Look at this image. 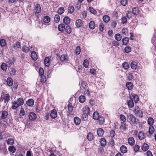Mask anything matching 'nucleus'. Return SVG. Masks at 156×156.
Segmentation results:
<instances>
[{"label":"nucleus","instance_id":"obj_1","mask_svg":"<svg viewBox=\"0 0 156 156\" xmlns=\"http://www.w3.org/2000/svg\"><path fill=\"white\" fill-rule=\"evenodd\" d=\"M83 113L81 117L82 119L84 121H86L88 118V115L90 113V109L88 107H85L83 108Z\"/></svg>","mask_w":156,"mask_h":156},{"label":"nucleus","instance_id":"obj_2","mask_svg":"<svg viewBox=\"0 0 156 156\" xmlns=\"http://www.w3.org/2000/svg\"><path fill=\"white\" fill-rule=\"evenodd\" d=\"M128 119L131 124H137L139 122V119H137L133 114H129L128 116Z\"/></svg>","mask_w":156,"mask_h":156},{"label":"nucleus","instance_id":"obj_3","mask_svg":"<svg viewBox=\"0 0 156 156\" xmlns=\"http://www.w3.org/2000/svg\"><path fill=\"white\" fill-rule=\"evenodd\" d=\"M34 9L35 11L34 14L35 16L37 18L39 17V13L41 11V8L39 4H37L36 6L35 7Z\"/></svg>","mask_w":156,"mask_h":156},{"label":"nucleus","instance_id":"obj_4","mask_svg":"<svg viewBox=\"0 0 156 156\" xmlns=\"http://www.w3.org/2000/svg\"><path fill=\"white\" fill-rule=\"evenodd\" d=\"M154 131V128L152 126H150L149 127V130L147 132L146 135L148 137H150Z\"/></svg>","mask_w":156,"mask_h":156},{"label":"nucleus","instance_id":"obj_5","mask_svg":"<svg viewBox=\"0 0 156 156\" xmlns=\"http://www.w3.org/2000/svg\"><path fill=\"white\" fill-rule=\"evenodd\" d=\"M8 114V111H2L1 115L0 116L1 118L2 119H6L7 117Z\"/></svg>","mask_w":156,"mask_h":156},{"label":"nucleus","instance_id":"obj_6","mask_svg":"<svg viewBox=\"0 0 156 156\" xmlns=\"http://www.w3.org/2000/svg\"><path fill=\"white\" fill-rule=\"evenodd\" d=\"M10 96L9 94H5L4 95L3 100H4V103H8L10 100Z\"/></svg>","mask_w":156,"mask_h":156},{"label":"nucleus","instance_id":"obj_7","mask_svg":"<svg viewBox=\"0 0 156 156\" xmlns=\"http://www.w3.org/2000/svg\"><path fill=\"white\" fill-rule=\"evenodd\" d=\"M29 117V119L31 120H34L36 119V114L33 112L30 113Z\"/></svg>","mask_w":156,"mask_h":156},{"label":"nucleus","instance_id":"obj_8","mask_svg":"<svg viewBox=\"0 0 156 156\" xmlns=\"http://www.w3.org/2000/svg\"><path fill=\"white\" fill-rule=\"evenodd\" d=\"M11 104L12 105L11 108L12 109H16L19 106L17 102L16 101L12 102Z\"/></svg>","mask_w":156,"mask_h":156},{"label":"nucleus","instance_id":"obj_9","mask_svg":"<svg viewBox=\"0 0 156 156\" xmlns=\"http://www.w3.org/2000/svg\"><path fill=\"white\" fill-rule=\"evenodd\" d=\"M57 116V113L56 110L53 109L51 112L50 116L53 119H55Z\"/></svg>","mask_w":156,"mask_h":156},{"label":"nucleus","instance_id":"obj_10","mask_svg":"<svg viewBox=\"0 0 156 156\" xmlns=\"http://www.w3.org/2000/svg\"><path fill=\"white\" fill-rule=\"evenodd\" d=\"M14 60L13 58H12L8 61L6 63V67L9 68L12 66L14 63Z\"/></svg>","mask_w":156,"mask_h":156},{"label":"nucleus","instance_id":"obj_11","mask_svg":"<svg viewBox=\"0 0 156 156\" xmlns=\"http://www.w3.org/2000/svg\"><path fill=\"white\" fill-rule=\"evenodd\" d=\"M65 31L67 34H70L72 32V28L69 25L66 26L65 28Z\"/></svg>","mask_w":156,"mask_h":156},{"label":"nucleus","instance_id":"obj_12","mask_svg":"<svg viewBox=\"0 0 156 156\" xmlns=\"http://www.w3.org/2000/svg\"><path fill=\"white\" fill-rule=\"evenodd\" d=\"M128 142L129 144L132 146L134 145L135 143V140L134 138L132 137H130L128 139Z\"/></svg>","mask_w":156,"mask_h":156},{"label":"nucleus","instance_id":"obj_13","mask_svg":"<svg viewBox=\"0 0 156 156\" xmlns=\"http://www.w3.org/2000/svg\"><path fill=\"white\" fill-rule=\"evenodd\" d=\"M104 131L101 128H99L97 130V134L98 136H101L103 135Z\"/></svg>","mask_w":156,"mask_h":156},{"label":"nucleus","instance_id":"obj_14","mask_svg":"<svg viewBox=\"0 0 156 156\" xmlns=\"http://www.w3.org/2000/svg\"><path fill=\"white\" fill-rule=\"evenodd\" d=\"M83 23L82 20L80 19L77 20L75 23L76 26L78 28L80 27L82 25Z\"/></svg>","mask_w":156,"mask_h":156},{"label":"nucleus","instance_id":"obj_15","mask_svg":"<svg viewBox=\"0 0 156 156\" xmlns=\"http://www.w3.org/2000/svg\"><path fill=\"white\" fill-rule=\"evenodd\" d=\"M66 27L64 24H60L58 25V29L59 31H63L65 29Z\"/></svg>","mask_w":156,"mask_h":156},{"label":"nucleus","instance_id":"obj_16","mask_svg":"<svg viewBox=\"0 0 156 156\" xmlns=\"http://www.w3.org/2000/svg\"><path fill=\"white\" fill-rule=\"evenodd\" d=\"M7 83V85L9 86H12L13 83V80L12 79L8 77L6 80Z\"/></svg>","mask_w":156,"mask_h":156},{"label":"nucleus","instance_id":"obj_17","mask_svg":"<svg viewBox=\"0 0 156 156\" xmlns=\"http://www.w3.org/2000/svg\"><path fill=\"white\" fill-rule=\"evenodd\" d=\"M139 10L137 7H134L132 9V13L135 15H137L139 13Z\"/></svg>","mask_w":156,"mask_h":156},{"label":"nucleus","instance_id":"obj_18","mask_svg":"<svg viewBox=\"0 0 156 156\" xmlns=\"http://www.w3.org/2000/svg\"><path fill=\"white\" fill-rule=\"evenodd\" d=\"M44 63L46 66L48 67L50 64L49 58L48 57H45L44 59Z\"/></svg>","mask_w":156,"mask_h":156},{"label":"nucleus","instance_id":"obj_19","mask_svg":"<svg viewBox=\"0 0 156 156\" xmlns=\"http://www.w3.org/2000/svg\"><path fill=\"white\" fill-rule=\"evenodd\" d=\"M34 100L32 99H29L26 101V104L29 106H31L34 104Z\"/></svg>","mask_w":156,"mask_h":156},{"label":"nucleus","instance_id":"obj_20","mask_svg":"<svg viewBox=\"0 0 156 156\" xmlns=\"http://www.w3.org/2000/svg\"><path fill=\"white\" fill-rule=\"evenodd\" d=\"M144 133L142 131H139L138 134V137L140 140H142L144 137Z\"/></svg>","mask_w":156,"mask_h":156},{"label":"nucleus","instance_id":"obj_21","mask_svg":"<svg viewBox=\"0 0 156 156\" xmlns=\"http://www.w3.org/2000/svg\"><path fill=\"white\" fill-rule=\"evenodd\" d=\"M114 37L115 39L117 41H118L121 40L122 38V36L120 34L118 33L115 35Z\"/></svg>","mask_w":156,"mask_h":156},{"label":"nucleus","instance_id":"obj_22","mask_svg":"<svg viewBox=\"0 0 156 156\" xmlns=\"http://www.w3.org/2000/svg\"><path fill=\"white\" fill-rule=\"evenodd\" d=\"M120 150L122 153H126L127 151V148L124 145H122L120 148Z\"/></svg>","mask_w":156,"mask_h":156},{"label":"nucleus","instance_id":"obj_23","mask_svg":"<svg viewBox=\"0 0 156 156\" xmlns=\"http://www.w3.org/2000/svg\"><path fill=\"white\" fill-rule=\"evenodd\" d=\"M79 101L81 103H84L86 100V98L84 95H81L79 97Z\"/></svg>","mask_w":156,"mask_h":156},{"label":"nucleus","instance_id":"obj_24","mask_svg":"<svg viewBox=\"0 0 156 156\" xmlns=\"http://www.w3.org/2000/svg\"><path fill=\"white\" fill-rule=\"evenodd\" d=\"M122 43L123 45H126L128 44L129 42V39L127 37H125L122 40Z\"/></svg>","mask_w":156,"mask_h":156},{"label":"nucleus","instance_id":"obj_25","mask_svg":"<svg viewBox=\"0 0 156 156\" xmlns=\"http://www.w3.org/2000/svg\"><path fill=\"white\" fill-rule=\"evenodd\" d=\"M68 56L64 55H61L60 57V60L62 62H66L67 61Z\"/></svg>","mask_w":156,"mask_h":156},{"label":"nucleus","instance_id":"obj_26","mask_svg":"<svg viewBox=\"0 0 156 156\" xmlns=\"http://www.w3.org/2000/svg\"><path fill=\"white\" fill-rule=\"evenodd\" d=\"M154 122V119L152 117H149L148 119L147 123L150 126H152Z\"/></svg>","mask_w":156,"mask_h":156},{"label":"nucleus","instance_id":"obj_27","mask_svg":"<svg viewBox=\"0 0 156 156\" xmlns=\"http://www.w3.org/2000/svg\"><path fill=\"white\" fill-rule=\"evenodd\" d=\"M99 117V113L97 112H94L93 114V117L95 120H98Z\"/></svg>","mask_w":156,"mask_h":156},{"label":"nucleus","instance_id":"obj_28","mask_svg":"<svg viewBox=\"0 0 156 156\" xmlns=\"http://www.w3.org/2000/svg\"><path fill=\"white\" fill-rule=\"evenodd\" d=\"M64 23L68 25L70 23V20L68 16H65L63 19Z\"/></svg>","mask_w":156,"mask_h":156},{"label":"nucleus","instance_id":"obj_29","mask_svg":"<svg viewBox=\"0 0 156 156\" xmlns=\"http://www.w3.org/2000/svg\"><path fill=\"white\" fill-rule=\"evenodd\" d=\"M138 66V63L135 61L132 62L131 64V68H137Z\"/></svg>","mask_w":156,"mask_h":156},{"label":"nucleus","instance_id":"obj_30","mask_svg":"<svg viewBox=\"0 0 156 156\" xmlns=\"http://www.w3.org/2000/svg\"><path fill=\"white\" fill-rule=\"evenodd\" d=\"M7 143L8 145H12L14 143V140L12 138H8L7 140Z\"/></svg>","mask_w":156,"mask_h":156},{"label":"nucleus","instance_id":"obj_31","mask_svg":"<svg viewBox=\"0 0 156 156\" xmlns=\"http://www.w3.org/2000/svg\"><path fill=\"white\" fill-rule=\"evenodd\" d=\"M74 121L76 125H78L81 122L80 119L76 116L74 117Z\"/></svg>","mask_w":156,"mask_h":156},{"label":"nucleus","instance_id":"obj_32","mask_svg":"<svg viewBox=\"0 0 156 156\" xmlns=\"http://www.w3.org/2000/svg\"><path fill=\"white\" fill-rule=\"evenodd\" d=\"M31 57L32 59L36 60L37 59V56L35 52L33 51L31 53Z\"/></svg>","mask_w":156,"mask_h":156},{"label":"nucleus","instance_id":"obj_33","mask_svg":"<svg viewBox=\"0 0 156 156\" xmlns=\"http://www.w3.org/2000/svg\"><path fill=\"white\" fill-rule=\"evenodd\" d=\"M101 145L102 147H104L106 144V141L105 139L104 138H101L100 142Z\"/></svg>","mask_w":156,"mask_h":156},{"label":"nucleus","instance_id":"obj_34","mask_svg":"<svg viewBox=\"0 0 156 156\" xmlns=\"http://www.w3.org/2000/svg\"><path fill=\"white\" fill-rule=\"evenodd\" d=\"M89 28L91 29H94L95 27V23L94 21H91L90 22L89 24Z\"/></svg>","mask_w":156,"mask_h":156},{"label":"nucleus","instance_id":"obj_35","mask_svg":"<svg viewBox=\"0 0 156 156\" xmlns=\"http://www.w3.org/2000/svg\"><path fill=\"white\" fill-rule=\"evenodd\" d=\"M87 139L90 141L92 140L94 138V136L92 133H89L87 136Z\"/></svg>","mask_w":156,"mask_h":156},{"label":"nucleus","instance_id":"obj_36","mask_svg":"<svg viewBox=\"0 0 156 156\" xmlns=\"http://www.w3.org/2000/svg\"><path fill=\"white\" fill-rule=\"evenodd\" d=\"M16 101H17L19 105H23L24 103V100L22 98H20L17 99Z\"/></svg>","mask_w":156,"mask_h":156},{"label":"nucleus","instance_id":"obj_37","mask_svg":"<svg viewBox=\"0 0 156 156\" xmlns=\"http://www.w3.org/2000/svg\"><path fill=\"white\" fill-rule=\"evenodd\" d=\"M65 10L64 7H61L59 8L57 11V12L60 15L62 14L64 12Z\"/></svg>","mask_w":156,"mask_h":156},{"label":"nucleus","instance_id":"obj_38","mask_svg":"<svg viewBox=\"0 0 156 156\" xmlns=\"http://www.w3.org/2000/svg\"><path fill=\"white\" fill-rule=\"evenodd\" d=\"M110 17L107 15L104 16L103 17V20L105 23H107L110 20Z\"/></svg>","mask_w":156,"mask_h":156},{"label":"nucleus","instance_id":"obj_39","mask_svg":"<svg viewBox=\"0 0 156 156\" xmlns=\"http://www.w3.org/2000/svg\"><path fill=\"white\" fill-rule=\"evenodd\" d=\"M128 105L129 108H132L134 106V103L132 99L129 100L128 102Z\"/></svg>","mask_w":156,"mask_h":156},{"label":"nucleus","instance_id":"obj_40","mask_svg":"<svg viewBox=\"0 0 156 156\" xmlns=\"http://www.w3.org/2000/svg\"><path fill=\"white\" fill-rule=\"evenodd\" d=\"M149 146L147 144H144L142 147V149L144 151L147 150L148 149Z\"/></svg>","mask_w":156,"mask_h":156},{"label":"nucleus","instance_id":"obj_41","mask_svg":"<svg viewBox=\"0 0 156 156\" xmlns=\"http://www.w3.org/2000/svg\"><path fill=\"white\" fill-rule=\"evenodd\" d=\"M120 129H122L123 130H126V125L125 122H122Z\"/></svg>","mask_w":156,"mask_h":156},{"label":"nucleus","instance_id":"obj_42","mask_svg":"<svg viewBox=\"0 0 156 156\" xmlns=\"http://www.w3.org/2000/svg\"><path fill=\"white\" fill-rule=\"evenodd\" d=\"M99 123L100 124H102L104 123L105 119L103 117L101 116L99 117V119H98Z\"/></svg>","mask_w":156,"mask_h":156},{"label":"nucleus","instance_id":"obj_43","mask_svg":"<svg viewBox=\"0 0 156 156\" xmlns=\"http://www.w3.org/2000/svg\"><path fill=\"white\" fill-rule=\"evenodd\" d=\"M126 86L129 90H131L133 88V84L131 83H126Z\"/></svg>","mask_w":156,"mask_h":156},{"label":"nucleus","instance_id":"obj_44","mask_svg":"<svg viewBox=\"0 0 156 156\" xmlns=\"http://www.w3.org/2000/svg\"><path fill=\"white\" fill-rule=\"evenodd\" d=\"M9 150V151L11 152L12 153H14L16 151V149L13 146H10L8 148Z\"/></svg>","mask_w":156,"mask_h":156},{"label":"nucleus","instance_id":"obj_45","mask_svg":"<svg viewBox=\"0 0 156 156\" xmlns=\"http://www.w3.org/2000/svg\"><path fill=\"white\" fill-rule=\"evenodd\" d=\"M60 20V16L58 14H56L55 15V16L54 18V21L56 23H58Z\"/></svg>","mask_w":156,"mask_h":156},{"label":"nucleus","instance_id":"obj_46","mask_svg":"<svg viewBox=\"0 0 156 156\" xmlns=\"http://www.w3.org/2000/svg\"><path fill=\"white\" fill-rule=\"evenodd\" d=\"M40 82L42 83H44L46 82V76L44 75L41 76Z\"/></svg>","mask_w":156,"mask_h":156},{"label":"nucleus","instance_id":"obj_47","mask_svg":"<svg viewBox=\"0 0 156 156\" xmlns=\"http://www.w3.org/2000/svg\"><path fill=\"white\" fill-rule=\"evenodd\" d=\"M29 48L26 46H23L22 48L23 51L25 53L28 52L29 51Z\"/></svg>","mask_w":156,"mask_h":156},{"label":"nucleus","instance_id":"obj_48","mask_svg":"<svg viewBox=\"0 0 156 156\" xmlns=\"http://www.w3.org/2000/svg\"><path fill=\"white\" fill-rule=\"evenodd\" d=\"M43 21L45 23H48L50 21V17L47 16H44V19Z\"/></svg>","mask_w":156,"mask_h":156},{"label":"nucleus","instance_id":"obj_49","mask_svg":"<svg viewBox=\"0 0 156 156\" xmlns=\"http://www.w3.org/2000/svg\"><path fill=\"white\" fill-rule=\"evenodd\" d=\"M10 74L11 75H14L16 73L15 69H9Z\"/></svg>","mask_w":156,"mask_h":156},{"label":"nucleus","instance_id":"obj_50","mask_svg":"<svg viewBox=\"0 0 156 156\" xmlns=\"http://www.w3.org/2000/svg\"><path fill=\"white\" fill-rule=\"evenodd\" d=\"M0 44L2 47L5 46L6 44V41L4 39H1L0 40Z\"/></svg>","mask_w":156,"mask_h":156},{"label":"nucleus","instance_id":"obj_51","mask_svg":"<svg viewBox=\"0 0 156 156\" xmlns=\"http://www.w3.org/2000/svg\"><path fill=\"white\" fill-rule=\"evenodd\" d=\"M68 110L69 113L72 112L73 110V107L71 105L68 104L67 105Z\"/></svg>","mask_w":156,"mask_h":156},{"label":"nucleus","instance_id":"obj_52","mask_svg":"<svg viewBox=\"0 0 156 156\" xmlns=\"http://www.w3.org/2000/svg\"><path fill=\"white\" fill-rule=\"evenodd\" d=\"M131 48L130 47L127 46L126 47L124 48L125 52L127 53H129L131 51Z\"/></svg>","mask_w":156,"mask_h":156},{"label":"nucleus","instance_id":"obj_53","mask_svg":"<svg viewBox=\"0 0 156 156\" xmlns=\"http://www.w3.org/2000/svg\"><path fill=\"white\" fill-rule=\"evenodd\" d=\"M81 85V87L83 89H87V83L86 82L83 81H82Z\"/></svg>","mask_w":156,"mask_h":156},{"label":"nucleus","instance_id":"obj_54","mask_svg":"<svg viewBox=\"0 0 156 156\" xmlns=\"http://www.w3.org/2000/svg\"><path fill=\"white\" fill-rule=\"evenodd\" d=\"M133 148L135 152H137L139 150L140 146L138 145H135L134 146Z\"/></svg>","mask_w":156,"mask_h":156},{"label":"nucleus","instance_id":"obj_55","mask_svg":"<svg viewBox=\"0 0 156 156\" xmlns=\"http://www.w3.org/2000/svg\"><path fill=\"white\" fill-rule=\"evenodd\" d=\"M81 51V49L80 47L78 46L76 48V53L77 55H79Z\"/></svg>","mask_w":156,"mask_h":156},{"label":"nucleus","instance_id":"obj_56","mask_svg":"<svg viewBox=\"0 0 156 156\" xmlns=\"http://www.w3.org/2000/svg\"><path fill=\"white\" fill-rule=\"evenodd\" d=\"M135 115L138 116L140 117L141 118L143 116V113L141 110H140Z\"/></svg>","mask_w":156,"mask_h":156},{"label":"nucleus","instance_id":"obj_57","mask_svg":"<svg viewBox=\"0 0 156 156\" xmlns=\"http://www.w3.org/2000/svg\"><path fill=\"white\" fill-rule=\"evenodd\" d=\"M25 114V112L23 108H21L20 110V116H23Z\"/></svg>","mask_w":156,"mask_h":156},{"label":"nucleus","instance_id":"obj_58","mask_svg":"<svg viewBox=\"0 0 156 156\" xmlns=\"http://www.w3.org/2000/svg\"><path fill=\"white\" fill-rule=\"evenodd\" d=\"M89 9L90 12L92 14H95L97 13L96 11L94 10L92 7H90Z\"/></svg>","mask_w":156,"mask_h":156},{"label":"nucleus","instance_id":"obj_59","mask_svg":"<svg viewBox=\"0 0 156 156\" xmlns=\"http://www.w3.org/2000/svg\"><path fill=\"white\" fill-rule=\"evenodd\" d=\"M89 62L88 61L87 59H85L83 62V66L85 68H87L88 67Z\"/></svg>","mask_w":156,"mask_h":156},{"label":"nucleus","instance_id":"obj_60","mask_svg":"<svg viewBox=\"0 0 156 156\" xmlns=\"http://www.w3.org/2000/svg\"><path fill=\"white\" fill-rule=\"evenodd\" d=\"M122 67L123 68H128L129 65L127 62H125L122 64Z\"/></svg>","mask_w":156,"mask_h":156},{"label":"nucleus","instance_id":"obj_61","mask_svg":"<svg viewBox=\"0 0 156 156\" xmlns=\"http://www.w3.org/2000/svg\"><path fill=\"white\" fill-rule=\"evenodd\" d=\"M120 119L122 121V122H125L126 120V117L122 115H120Z\"/></svg>","mask_w":156,"mask_h":156},{"label":"nucleus","instance_id":"obj_62","mask_svg":"<svg viewBox=\"0 0 156 156\" xmlns=\"http://www.w3.org/2000/svg\"><path fill=\"white\" fill-rule=\"evenodd\" d=\"M122 33L124 35H126L128 33V30L126 28H123L122 30Z\"/></svg>","mask_w":156,"mask_h":156},{"label":"nucleus","instance_id":"obj_63","mask_svg":"<svg viewBox=\"0 0 156 156\" xmlns=\"http://www.w3.org/2000/svg\"><path fill=\"white\" fill-rule=\"evenodd\" d=\"M122 23L125 24L127 22V19L126 16H124L122 18Z\"/></svg>","mask_w":156,"mask_h":156},{"label":"nucleus","instance_id":"obj_64","mask_svg":"<svg viewBox=\"0 0 156 156\" xmlns=\"http://www.w3.org/2000/svg\"><path fill=\"white\" fill-rule=\"evenodd\" d=\"M127 3V0H121V3L123 6H125Z\"/></svg>","mask_w":156,"mask_h":156}]
</instances>
